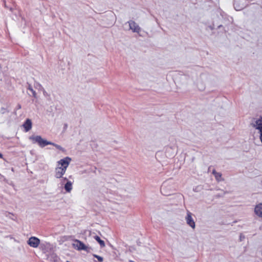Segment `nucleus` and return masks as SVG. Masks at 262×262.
<instances>
[{"label": "nucleus", "instance_id": "6ab92c4d", "mask_svg": "<svg viewBox=\"0 0 262 262\" xmlns=\"http://www.w3.org/2000/svg\"><path fill=\"white\" fill-rule=\"evenodd\" d=\"M198 88L200 91H203L205 89V85L203 83H201L198 85Z\"/></svg>", "mask_w": 262, "mask_h": 262}, {"label": "nucleus", "instance_id": "f8f14e48", "mask_svg": "<svg viewBox=\"0 0 262 262\" xmlns=\"http://www.w3.org/2000/svg\"><path fill=\"white\" fill-rule=\"evenodd\" d=\"M244 0H234V7L236 10L239 11L244 8V5L243 4L239 5L238 4V2L241 1H243Z\"/></svg>", "mask_w": 262, "mask_h": 262}, {"label": "nucleus", "instance_id": "4468645a", "mask_svg": "<svg viewBox=\"0 0 262 262\" xmlns=\"http://www.w3.org/2000/svg\"><path fill=\"white\" fill-rule=\"evenodd\" d=\"M51 260H53L54 262H58V258L57 256L55 254H52L49 257Z\"/></svg>", "mask_w": 262, "mask_h": 262}, {"label": "nucleus", "instance_id": "20e7f679", "mask_svg": "<svg viewBox=\"0 0 262 262\" xmlns=\"http://www.w3.org/2000/svg\"><path fill=\"white\" fill-rule=\"evenodd\" d=\"M27 244L33 248H37L40 244V239L36 237L32 236L29 238Z\"/></svg>", "mask_w": 262, "mask_h": 262}, {"label": "nucleus", "instance_id": "aec40b11", "mask_svg": "<svg viewBox=\"0 0 262 262\" xmlns=\"http://www.w3.org/2000/svg\"><path fill=\"white\" fill-rule=\"evenodd\" d=\"M8 111L7 110V109L5 107H2L0 110V113L2 114H5L6 112H8Z\"/></svg>", "mask_w": 262, "mask_h": 262}, {"label": "nucleus", "instance_id": "0eeeda50", "mask_svg": "<svg viewBox=\"0 0 262 262\" xmlns=\"http://www.w3.org/2000/svg\"><path fill=\"white\" fill-rule=\"evenodd\" d=\"M186 223L192 228L194 229L195 227V222L192 217V213L189 211L187 212V215L185 217Z\"/></svg>", "mask_w": 262, "mask_h": 262}, {"label": "nucleus", "instance_id": "a211bd4d", "mask_svg": "<svg viewBox=\"0 0 262 262\" xmlns=\"http://www.w3.org/2000/svg\"><path fill=\"white\" fill-rule=\"evenodd\" d=\"M94 257L96 258L100 262H101L103 260V258L100 256L97 255L96 254H93Z\"/></svg>", "mask_w": 262, "mask_h": 262}, {"label": "nucleus", "instance_id": "7ed1b4c3", "mask_svg": "<svg viewBox=\"0 0 262 262\" xmlns=\"http://www.w3.org/2000/svg\"><path fill=\"white\" fill-rule=\"evenodd\" d=\"M252 125L256 129L258 130L259 133V138L262 143V116L254 121Z\"/></svg>", "mask_w": 262, "mask_h": 262}, {"label": "nucleus", "instance_id": "6e6552de", "mask_svg": "<svg viewBox=\"0 0 262 262\" xmlns=\"http://www.w3.org/2000/svg\"><path fill=\"white\" fill-rule=\"evenodd\" d=\"M67 169H64L61 167H56L55 170V177L59 179L62 177V176L64 174Z\"/></svg>", "mask_w": 262, "mask_h": 262}, {"label": "nucleus", "instance_id": "1a4fd4ad", "mask_svg": "<svg viewBox=\"0 0 262 262\" xmlns=\"http://www.w3.org/2000/svg\"><path fill=\"white\" fill-rule=\"evenodd\" d=\"M65 181H67V183L65 184L64 188L67 192H70L72 189V183L68 181L66 178H63L61 179V182L63 183Z\"/></svg>", "mask_w": 262, "mask_h": 262}, {"label": "nucleus", "instance_id": "9d476101", "mask_svg": "<svg viewBox=\"0 0 262 262\" xmlns=\"http://www.w3.org/2000/svg\"><path fill=\"white\" fill-rule=\"evenodd\" d=\"M255 213L259 217H262V203L256 205L254 208Z\"/></svg>", "mask_w": 262, "mask_h": 262}, {"label": "nucleus", "instance_id": "5701e85b", "mask_svg": "<svg viewBox=\"0 0 262 262\" xmlns=\"http://www.w3.org/2000/svg\"><path fill=\"white\" fill-rule=\"evenodd\" d=\"M217 172H216L215 170H213L212 171V173L214 174V176L215 175V173H217Z\"/></svg>", "mask_w": 262, "mask_h": 262}, {"label": "nucleus", "instance_id": "f257e3e1", "mask_svg": "<svg viewBox=\"0 0 262 262\" xmlns=\"http://www.w3.org/2000/svg\"><path fill=\"white\" fill-rule=\"evenodd\" d=\"M29 139L32 140L34 143H37L40 147H44L48 145L52 144V142L43 139L40 136H31Z\"/></svg>", "mask_w": 262, "mask_h": 262}, {"label": "nucleus", "instance_id": "ddd939ff", "mask_svg": "<svg viewBox=\"0 0 262 262\" xmlns=\"http://www.w3.org/2000/svg\"><path fill=\"white\" fill-rule=\"evenodd\" d=\"M94 238L99 243L101 248L105 247V245L104 242L98 236L95 235Z\"/></svg>", "mask_w": 262, "mask_h": 262}, {"label": "nucleus", "instance_id": "393cba45", "mask_svg": "<svg viewBox=\"0 0 262 262\" xmlns=\"http://www.w3.org/2000/svg\"><path fill=\"white\" fill-rule=\"evenodd\" d=\"M8 214H9V215H11H11H13L12 214H11V213H8Z\"/></svg>", "mask_w": 262, "mask_h": 262}, {"label": "nucleus", "instance_id": "f03ea898", "mask_svg": "<svg viewBox=\"0 0 262 262\" xmlns=\"http://www.w3.org/2000/svg\"><path fill=\"white\" fill-rule=\"evenodd\" d=\"M74 242L75 243H74L73 246L78 250H84L87 252H90L91 248L85 245L81 241L78 239H75Z\"/></svg>", "mask_w": 262, "mask_h": 262}, {"label": "nucleus", "instance_id": "39448f33", "mask_svg": "<svg viewBox=\"0 0 262 262\" xmlns=\"http://www.w3.org/2000/svg\"><path fill=\"white\" fill-rule=\"evenodd\" d=\"M71 161V158L69 157H67L58 161L57 163L58 165L61 166L60 167L67 169Z\"/></svg>", "mask_w": 262, "mask_h": 262}, {"label": "nucleus", "instance_id": "423d86ee", "mask_svg": "<svg viewBox=\"0 0 262 262\" xmlns=\"http://www.w3.org/2000/svg\"><path fill=\"white\" fill-rule=\"evenodd\" d=\"M127 23L129 24V29L133 32L139 33L141 31V28L135 21L129 20L127 21Z\"/></svg>", "mask_w": 262, "mask_h": 262}, {"label": "nucleus", "instance_id": "dca6fc26", "mask_svg": "<svg viewBox=\"0 0 262 262\" xmlns=\"http://www.w3.org/2000/svg\"><path fill=\"white\" fill-rule=\"evenodd\" d=\"M28 89L29 91H30V92H31V93H32L33 97H34V98H36V93L35 91L33 89V88H32L31 85H30V84L29 85Z\"/></svg>", "mask_w": 262, "mask_h": 262}, {"label": "nucleus", "instance_id": "4be33fe9", "mask_svg": "<svg viewBox=\"0 0 262 262\" xmlns=\"http://www.w3.org/2000/svg\"><path fill=\"white\" fill-rule=\"evenodd\" d=\"M17 109H20L21 108V105L20 104H18L17 105Z\"/></svg>", "mask_w": 262, "mask_h": 262}, {"label": "nucleus", "instance_id": "f3484780", "mask_svg": "<svg viewBox=\"0 0 262 262\" xmlns=\"http://www.w3.org/2000/svg\"><path fill=\"white\" fill-rule=\"evenodd\" d=\"M216 180L218 181H221V179L222 177V174L220 172H217V173H215V175L214 176Z\"/></svg>", "mask_w": 262, "mask_h": 262}, {"label": "nucleus", "instance_id": "b1692460", "mask_svg": "<svg viewBox=\"0 0 262 262\" xmlns=\"http://www.w3.org/2000/svg\"><path fill=\"white\" fill-rule=\"evenodd\" d=\"M3 157V155L2 154L0 153V158H2Z\"/></svg>", "mask_w": 262, "mask_h": 262}, {"label": "nucleus", "instance_id": "9b49d317", "mask_svg": "<svg viewBox=\"0 0 262 262\" xmlns=\"http://www.w3.org/2000/svg\"><path fill=\"white\" fill-rule=\"evenodd\" d=\"M23 126L26 132L29 131L32 128L31 120L29 119H27L23 124Z\"/></svg>", "mask_w": 262, "mask_h": 262}, {"label": "nucleus", "instance_id": "2eb2a0df", "mask_svg": "<svg viewBox=\"0 0 262 262\" xmlns=\"http://www.w3.org/2000/svg\"><path fill=\"white\" fill-rule=\"evenodd\" d=\"M51 145H53L57 149L62 151V152H64L65 151V149L62 147H61L60 145H59L56 144H55L54 143H53V142H52V144Z\"/></svg>", "mask_w": 262, "mask_h": 262}, {"label": "nucleus", "instance_id": "412c9836", "mask_svg": "<svg viewBox=\"0 0 262 262\" xmlns=\"http://www.w3.org/2000/svg\"><path fill=\"white\" fill-rule=\"evenodd\" d=\"M165 187H166V182H164V183H163V184L161 186V191L162 193H163V191L164 189H165Z\"/></svg>", "mask_w": 262, "mask_h": 262}]
</instances>
